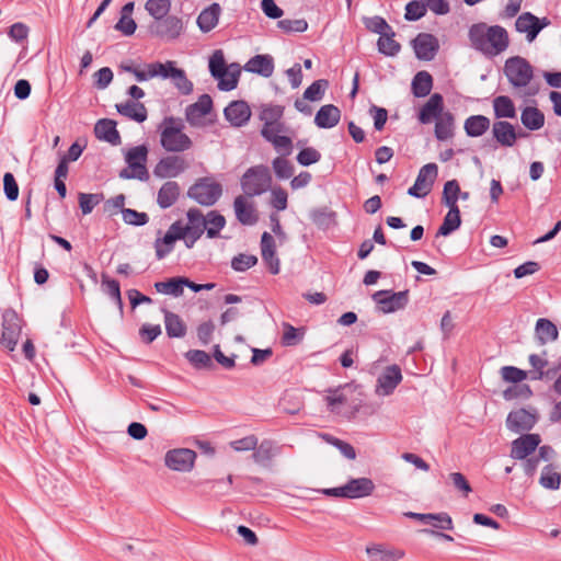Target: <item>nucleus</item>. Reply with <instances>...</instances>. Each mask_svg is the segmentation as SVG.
<instances>
[{
    "mask_svg": "<svg viewBox=\"0 0 561 561\" xmlns=\"http://www.w3.org/2000/svg\"><path fill=\"white\" fill-rule=\"evenodd\" d=\"M122 69L133 73L139 82L154 78L170 80L172 85L182 95H190L194 90L193 82L187 78L186 72L182 68L178 67L176 61L174 60H167L164 62L154 61L146 64L142 68L122 66Z\"/></svg>",
    "mask_w": 561,
    "mask_h": 561,
    "instance_id": "nucleus-1",
    "label": "nucleus"
},
{
    "mask_svg": "<svg viewBox=\"0 0 561 561\" xmlns=\"http://www.w3.org/2000/svg\"><path fill=\"white\" fill-rule=\"evenodd\" d=\"M417 121L422 125L434 123V135L438 141L450 140L455 136V115L445 108L444 98L439 93L432 94L419 108Z\"/></svg>",
    "mask_w": 561,
    "mask_h": 561,
    "instance_id": "nucleus-2",
    "label": "nucleus"
},
{
    "mask_svg": "<svg viewBox=\"0 0 561 561\" xmlns=\"http://www.w3.org/2000/svg\"><path fill=\"white\" fill-rule=\"evenodd\" d=\"M468 37L470 46L488 58L501 55L510 45L508 33L503 26L484 22L472 24Z\"/></svg>",
    "mask_w": 561,
    "mask_h": 561,
    "instance_id": "nucleus-3",
    "label": "nucleus"
},
{
    "mask_svg": "<svg viewBox=\"0 0 561 561\" xmlns=\"http://www.w3.org/2000/svg\"><path fill=\"white\" fill-rule=\"evenodd\" d=\"M504 75L519 98H530L538 93L539 87L533 81V66L523 57L515 56L506 59Z\"/></svg>",
    "mask_w": 561,
    "mask_h": 561,
    "instance_id": "nucleus-4",
    "label": "nucleus"
},
{
    "mask_svg": "<svg viewBox=\"0 0 561 561\" xmlns=\"http://www.w3.org/2000/svg\"><path fill=\"white\" fill-rule=\"evenodd\" d=\"M160 144L168 152H184L193 147L192 139L184 133L181 119L165 117L159 127Z\"/></svg>",
    "mask_w": 561,
    "mask_h": 561,
    "instance_id": "nucleus-5",
    "label": "nucleus"
},
{
    "mask_svg": "<svg viewBox=\"0 0 561 561\" xmlns=\"http://www.w3.org/2000/svg\"><path fill=\"white\" fill-rule=\"evenodd\" d=\"M147 158L148 148L145 145L136 146L127 150L125 153L127 168L121 171L119 176L122 179L147 181L149 179V172L146 167Z\"/></svg>",
    "mask_w": 561,
    "mask_h": 561,
    "instance_id": "nucleus-6",
    "label": "nucleus"
},
{
    "mask_svg": "<svg viewBox=\"0 0 561 561\" xmlns=\"http://www.w3.org/2000/svg\"><path fill=\"white\" fill-rule=\"evenodd\" d=\"M375 483L369 478H355L348 480L344 485L331 489H323L322 493L329 496L344 499H362L373 494Z\"/></svg>",
    "mask_w": 561,
    "mask_h": 561,
    "instance_id": "nucleus-7",
    "label": "nucleus"
},
{
    "mask_svg": "<svg viewBox=\"0 0 561 561\" xmlns=\"http://www.w3.org/2000/svg\"><path fill=\"white\" fill-rule=\"evenodd\" d=\"M272 183L267 167L256 165L250 168L242 176L241 186L245 195L256 196L266 192Z\"/></svg>",
    "mask_w": 561,
    "mask_h": 561,
    "instance_id": "nucleus-8",
    "label": "nucleus"
},
{
    "mask_svg": "<svg viewBox=\"0 0 561 561\" xmlns=\"http://www.w3.org/2000/svg\"><path fill=\"white\" fill-rule=\"evenodd\" d=\"M222 194L221 185L211 178H203L190 187L187 195L204 206L214 205Z\"/></svg>",
    "mask_w": 561,
    "mask_h": 561,
    "instance_id": "nucleus-9",
    "label": "nucleus"
},
{
    "mask_svg": "<svg viewBox=\"0 0 561 561\" xmlns=\"http://www.w3.org/2000/svg\"><path fill=\"white\" fill-rule=\"evenodd\" d=\"M373 300L382 313H391L403 309L409 300L408 290L393 293L391 290H378L373 295Z\"/></svg>",
    "mask_w": 561,
    "mask_h": 561,
    "instance_id": "nucleus-10",
    "label": "nucleus"
},
{
    "mask_svg": "<svg viewBox=\"0 0 561 561\" xmlns=\"http://www.w3.org/2000/svg\"><path fill=\"white\" fill-rule=\"evenodd\" d=\"M437 173L438 168L435 163L423 165L419 171L415 183L408 190V194L416 198L425 197L432 191Z\"/></svg>",
    "mask_w": 561,
    "mask_h": 561,
    "instance_id": "nucleus-11",
    "label": "nucleus"
},
{
    "mask_svg": "<svg viewBox=\"0 0 561 561\" xmlns=\"http://www.w3.org/2000/svg\"><path fill=\"white\" fill-rule=\"evenodd\" d=\"M538 421L536 409H518L512 411L506 419V427L514 433L530 431Z\"/></svg>",
    "mask_w": 561,
    "mask_h": 561,
    "instance_id": "nucleus-12",
    "label": "nucleus"
},
{
    "mask_svg": "<svg viewBox=\"0 0 561 561\" xmlns=\"http://www.w3.org/2000/svg\"><path fill=\"white\" fill-rule=\"evenodd\" d=\"M196 453L188 448H178L165 454V466L174 471L190 472L195 463Z\"/></svg>",
    "mask_w": 561,
    "mask_h": 561,
    "instance_id": "nucleus-13",
    "label": "nucleus"
},
{
    "mask_svg": "<svg viewBox=\"0 0 561 561\" xmlns=\"http://www.w3.org/2000/svg\"><path fill=\"white\" fill-rule=\"evenodd\" d=\"M21 320L16 312L13 310L4 312L1 344L9 351H14L21 334Z\"/></svg>",
    "mask_w": 561,
    "mask_h": 561,
    "instance_id": "nucleus-14",
    "label": "nucleus"
},
{
    "mask_svg": "<svg viewBox=\"0 0 561 561\" xmlns=\"http://www.w3.org/2000/svg\"><path fill=\"white\" fill-rule=\"evenodd\" d=\"M402 373L398 365L386 367L377 379L375 388L376 394L380 397L390 396L402 381Z\"/></svg>",
    "mask_w": 561,
    "mask_h": 561,
    "instance_id": "nucleus-15",
    "label": "nucleus"
},
{
    "mask_svg": "<svg viewBox=\"0 0 561 561\" xmlns=\"http://www.w3.org/2000/svg\"><path fill=\"white\" fill-rule=\"evenodd\" d=\"M186 170V163L182 157L168 156L158 161L153 168V175L158 179H172Z\"/></svg>",
    "mask_w": 561,
    "mask_h": 561,
    "instance_id": "nucleus-16",
    "label": "nucleus"
},
{
    "mask_svg": "<svg viewBox=\"0 0 561 561\" xmlns=\"http://www.w3.org/2000/svg\"><path fill=\"white\" fill-rule=\"evenodd\" d=\"M213 110V100L208 94H202L197 101L188 105L185 110V118L191 126L199 127L204 124V118Z\"/></svg>",
    "mask_w": 561,
    "mask_h": 561,
    "instance_id": "nucleus-17",
    "label": "nucleus"
},
{
    "mask_svg": "<svg viewBox=\"0 0 561 561\" xmlns=\"http://www.w3.org/2000/svg\"><path fill=\"white\" fill-rule=\"evenodd\" d=\"M541 443L538 434H524L512 442L511 457L523 460L530 456Z\"/></svg>",
    "mask_w": 561,
    "mask_h": 561,
    "instance_id": "nucleus-18",
    "label": "nucleus"
},
{
    "mask_svg": "<svg viewBox=\"0 0 561 561\" xmlns=\"http://www.w3.org/2000/svg\"><path fill=\"white\" fill-rule=\"evenodd\" d=\"M549 24L547 19L539 20L534 14L526 12L520 14L515 23L516 30L519 33H525L528 42H533L538 33Z\"/></svg>",
    "mask_w": 561,
    "mask_h": 561,
    "instance_id": "nucleus-19",
    "label": "nucleus"
},
{
    "mask_svg": "<svg viewBox=\"0 0 561 561\" xmlns=\"http://www.w3.org/2000/svg\"><path fill=\"white\" fill-rule=\"evenodd\" d=\"M413 48L419 59L428 61L434 59L438 50V41L432 34L422 33L414 38Z\"/></svg>",
    "mask_w": 561,
    "mask_h": 561,
    "instance_id": "nucleus-20",
    "label": "nucleus"
},
{
    "mask_svg": "<svg viewBox=\"0 0 561 561\" xmlns=\"http://www.w3.org/2000/svg\"><path fill=\"white\" fill-rule=\"evenodd\" d=\"M261 255L268 271L276 275L280 271V262L276 255V245L274 238L268 232H263L261 237Z\"/></svg>",
    "mask_w": 561,
    "mask_h": 561,
    "instance_id": "nucleus-21",
    "label": "nucleus"
},
{
    "mask_svg": "<svg viewBox=\"0 0 561 561\" xmlns=\"http://www.w3.org/2000/svg\"><path fill=\"white\" fill-rule=\"evenodd\" d=\"M365 551L369 561H399L404 557L403 550L382 543H370Z\"/></svg>",
    "mask_w": 561,
    "mask_h": 561,
    "instance_id": "nucleus-22",
    "label": "nucleus"
},
{
    "mask_svg": "<svg viewBox=\"0 0 561 561\" xmlns=\"http://www.w3.org/2000/svg\"><path fill=\"white\" fill-rule=\"evenodd\" d=\"M226 119L234 127L245 125L251 117V108L244 101H233L224 111Z\"/></svg>",
    "mask_w": 561,
    "mask_h": 561,
    "instance_id": "nucleus-23",
    "label": "nucleus"
},
{
    "mask_svg": "<svg viewBox=\"0 0 561 561\" xmlns=\"http://www.w3.org/2000/svg\"><path fill=\"white\" fill-rule=\"evenodd\" d=\"M233 208L237 219L242 225L252 226L257 221L254 204L248 197L237 196L233 202Z\"/></svg>",
    "mask_w": 561,
    "mask_h": 561,
    "instance_id": "nucleus-24",
    "label": "nucleus"
},
{
    "mask_svg": "<svg viewBox=\"0 0 561 561\" xmlns=\"http://www.w3.org/2000/svg\"><path fill=\"white\" fill-rule=\"evenodd\" d=\"M492 136L500 146L513 147L517 140L514 126L506 121H496L492 125Z\"/></svg>",
    "mask_w": 561,
    "mask_h": 561,
    "instance_id": "nucleus-25",
    "label": "nucleus"
},
{
    "mask_svg": "<svg viewBox=\"0 0 561 561\" xmlns=\"http://www.w3.org/2000/svg\"><path fill=\"white\" fill-rule=\"evenodd\" d=\"M180 240L178 233V224L173 222L162 238H157L154 241V251L158 260L164 259L174 249V243Z\"/></svg>",
    "mask_w": 561,
    "mask_h": 561,
    "instance_id": "nucleus-26",
    "label": "nucleus"
},
{
    "mask_svg": "<svg viewBox=\"0 0 561 561\" xmlns=\"http://www.w3.org/2000/svg\"><path fill=\"white\" fill-rule=\"evenodd\" d=\"M405 516L412 519L420 520L424 524H431L435 528L451 530L454 528L453 519L447 513L437 514H422L408 512Z\"/></svg>",
    "mask_w": 561,
    "mask_h": 561,
    "instance_id": "nucleus-27",
    "label": "nucleus"
},
{
    "mask_svg": "<svg viewBox=\"0 0 561 561\" xmlns=\"http://www.w3.org/2000/svg\"><path fill=\"white\" fill-rule=\"evenodd\" d=\"M183 31V23L176 16H168L159 20L156 26L157 34L165 39H174L180 36Z\"/></svg>",
    "mask_w": 561,
    "mask_h": 561,
    "instance_id": "nucleus-28",
    "label": "nucleus"
},
{
    "mask_svg": "<svg viewBox=\"0 0 561 561\" xmlns=\"http://www.w3.org/2000/svg\"><path fill=\"white\" fill-rule=\"evenodd\" d=\"M220 14L221 8L216 2L205 8L197 16L196 22L199 30L204 33H208L214 30L218 24Z\"/></svg>",
    "mask_w": 561,
    "mask_h": 561,
    "instance_id": "nucleus-29",
    "label": "nucleus"
},
{
    "mask_svg": "<svg viewBox=\"0 0 561 561\" xmlns=\"http://www.w3.org/2000/svg\"><path fill=\"white\" fill-rule=\"evenodd\" d=\"M116 110L121 115L137 123H142L148 117L146 106L142 103L136 101L129 100L123 103H118L116 104Z\"/></svg>",
    "mask_w": 561,
    "mask_h": 561,
    "instance_id": "nucleus-30",
    "label": "nucleus"
},
{
    "mask_svg": "<svg viewBox=\"0 0 561 561\" xmlns=\"http://www.w3.org/2000/svg\"><path fill=\"white\" fill-rule=\"evenodd\" d=\"M187 222L182 224V232L196 236L201 238L205 232L207 224L205 222L204 215L196 208H191L186 213Z\"/></svg>",
    "mask_w": 561,
    "mask_h": 561,
    "instance_id": "nucleus-31",
    "label": "nucleus"
},
{
    "mask_svg": "<svg viewBox=\"0 0 561 561\" xmlns=\"http://www.w3.org/2000/svg\"><path fill=\"white\" fill-rule=\"evenodd\" d=\"M341 111L332 104L320 107L314 117V123L320 128H332L340 122Z\"/></svg>",
    "mask_w": 561,
    "mask_h": 561,
    "instance_id": "nucleus-32",
    "label": "nucleus"
},
{
    "mask_svg": "<svg viewBox=\"0 0 561 561\" xmlns=\"http://www.w3.org/2000/svg\"><path fill=\"white\" fill-rule=\"evenodd\" d=\"M94 133L99 139L107 141L112 145H118L121 142V136L116 129V123L112 119H100L95 124Z\"/></svg>",
    "mask_w": 561,
    "mask_h": 561,
    "instance_id": "nucleus-33",
    "label": "nucleus"
},
{
    "mask_svg": "<svg viewBox=\"0 0 561 561\" xmlns=\"http://www.w3.org/2000/svg\"><path fill=\"white\" fill-rule=\"evenodd\" d=\"M180 196V186L176 182L168 181L159 190L157 195V204L167 209L178 201Z\"/></svg>",
    "mask_w": 561,
    "mask_h": 561,
    "instance_id": "nucleus-34",
    "label": "nucleus"
},
{
    "mask_svg": "<svg viewBox=\"0 0 561 561\" xmlns=\"http://www.w3.org/2000/svg\"><path fill=\"white\" fill-rule=\"evenodd\" d=\"M245 70L259 73L263 77H271L274 70L273 58L268 55H256L245 64Z\"/></svg>",
    "mask_w": 561,
    "mask_h": 561,
    "instance_id": "nucleus-35",
    "label": "nucleus"
},
{
    "mask_svg": "<svg viewBox=\"0 0 561 561\" xmlns=\"http://www.w3.org/2000/svg\"><path fill=\"white\" fill-rule=\"evenodd\" d=\"M492 107L495 118L503 121V118H515L516 107L512 99L507 95L495 96L492 101Z\"/></svg>",
    "mask_w": 561,
    "mask_h": 561,
    "instance_id": "nucleus-36",
    "label": "nucleus"
},
{
    "mask_svg": "<svg viewBox=\"0 0 561 561\" xmlns=\"http://www.w3.org/2000/svg\"><path fill=\"white\" fill-rule=\"evenodd\" d=\"M490 119L484 115H471L463 123V129L469 137H481L490 128Z\"/></svg>",
    "mask_w": 561,
    "mask_h": 561,
    "instance_id": "nucleus-37",
    "label": "nucleus"
},
{
    "mask_svg": "<svg viewBox=\"0 0 561 561\" xmlns=\"http://www.w3.org/2000/svg\"><path fill=\"white\" fill-rule=\"evenodd\" d=\"M539 483L543 489L558 490L561 484V472L556 465L549 463L541 470Z\"/></svg>",
    "mask_w": 561,
    "mask_h": 561,
    "instance_id": "nucleus-38",
    "label": "nucleus"
},
{
    "mask_svg": "<svg viewBox=\"0 0 561 561\" xmlns=\"http://www.w3.org/2000/svg\"><path fill=\"white\" fill-rule=\"evenodd\" d=\"M352 392V386L345 385L333 390H329L325 398L328 407L331 412L341 413V405L347 401V394Z\"/></svg>",
    "mask_w": 561,
    "mask_h": 561,
    "instance_id": "nucleus-39",
    "label": "nucleus"
},
{
    "mask_svg": "<svg viewBox=\"0 0 561 561\" xmlns=\"http://www.w3.org/2000/svg\"><path fill=\"white\" fill-rule=\"evenodd\" d=\"M522 124L529 130H538L545 125V115L534 106H527L520 114Z\"/></svg>",
    "mask_w": 561,
    "mask_h": 561,
    "instance_id": "nucleus-40",
    "label": "nucleus"
},
{
    "mask_svg": "<svg viewBox=\"0 0 561 561\" xmlns=\"http://www.w3.org/2000/svg\"><path fill=\"white\" fill-rule=\"evenodd\" d=\"M433 87L432 76L427 71L417 72L412 80V92L416 98H424L431 93Z\"/></svg>",
    "mask_w": 561,
    "mask_h": 561,
    "instance_id": "nucleus-41",
    "label": "nucleus"
},
{
    "mask_svg": "<svg viewBox=\"0 0 561 561\" xmlns=\"http://www.w3.org/2000/svg\"><path fill=\"white\" fill-rule=\"evenodd\" d=\"M220 77H215L216 80H218V88L221 91H231L233 90L238 84V79L240 75V68L237 64L229 65V68H227Z\"/></svg>",
    "mask_w": 561,
    "mask_h": 561,
    "instance_id": "nucleus-42",
    "label": "nucleus"
},
{
    "mask_svg": "<svg viewBox=\"0 0 561 561\" xmlns=\"http://www.w3.org/2000/svg\"><path fill=\"white\" fill-rule=\"evenodd\" d=\"M164 324L167 334L170 337H183L186 333V325L182 319L170 311H164Z\"/></svg>",
    "mask_w": 561,
    "mask_h": 561,
    "instance_id": "nucleus-43",
    "label": "nucleus"
},
{
    "mask_svg": "<svg viewBox=\"0 0 561 561\" xmlns=\"http://www.w3.org/2000/svg\"><path fill=\"white\" fill-rule=\"evenodd\" d=\"M184 284V277H173L167 282L156 283L154 288L160 294L180 297L183 295Z\"/></svg>",
    "mask_w": 561,
    "mask_h": 561,
    "instance_id": "nucleus-44",
    "label": "nucleus"
},
{
    "mask_svg": "<svg viewBox=\"0 0 561 561\" xmlns=\"http://www.w3.org/2000/svg\"><path fill=\"white\" fill-rule=\"evenodd\" d=\"M535 330L536 336L541 344L552 342L558 337L557 327L548 319H539Z\"/></svg>",
    "mask_w": 561,
    "mask_h": 561,
    "instance_id": "nucleus-45",
    "label": "nucleus"
},
{
    "mask_svg": "<svg viewBox=\"0 0 561 561\" xmlns=\"http://www.w3.org/2000/svg\"><path fill=\"white\" fill-rule=\"evenodd\" d=\"M460 210L459 207L449 208L446 214L442 226L439 227L437 234L448 236L460 227Z\"/></svg>",
    "mask_w": 561,
    "mask_h": 561,
    "instance_id": "nucleus-46",
    "label": "nucleus"
},
{
    "mask_svg": "<svg viewBox=\"0 0 561 561\" xmlns=\"http://www.w3.org/2000/svg\"><path fill=\"white\" fill-rule=\"evenodd\" d=\"M277 454L278 447L271 440H264L255 448L252 457L255 462L263 465L272 460Z\"/></svg>",
    "mask_w": 561,
    "mask_h": 561,
    "instance_id": "nucleus-47",
    "label": "nucleus"
},
{
    "mask_svg": "<svg viewBox=\"0 0 561 561\" xmlns=\"http://www.w3.org/2000/svg\"><path fill=\"white\" fill-rule=\"evenodd\" d=\"M206 226L207 237L210 239L217 238L219 236L220 230L226 225V219L222 215L218 214L215 210L209 211L206 216H204Z\"/></svg>",
    "mask_w": 561,
    "mask_h": 561,
    "instance_id": "nucleus-48",
    "label": "nucleus"
},
{
    "mask_svg": "<svg viewBox=\"0 0 561 561\" xmlns=\"http://www.w3.org/2000/svg\"><path fill=\"white\" fill-rule=\"evenodd\" d=\"M284 115V107L276 104H265L261 106L259 119L262 124H270L282 122Z\"/></svg>",
    "mask_w": 561,
    "mask_h": 561,
    "instance_id": "nucleus-49",
    "label": "nucleus"
},
{
    "mask_svg": "<svg viewBox=\"0 0 561 561\" xmlns=\"http://www.w3.org/2000/svg\"><path fill=\"white\" fill-rule=\"evenodd\" d=\"M460 186L456 180L447 181L443 188V203L448 207H458Z\"/></svg>",
    "mask_w": 561,
    "mask_h": 561,
    "instance_id": "nucleus-50",
    "label": "nucleus"
},
{
    "mask_svg": "<svg viewBox=\"0 0 561 561\" xmlns=\"http://www.w3.org/2000/svg\"><path fill=\"white\" fill-rule=\"evenodd\" d=\"M145 8L152 18L161 20L169 13L171 2L170 0H148Z\"/></svg>",
    "mask_w": 561,
    "mask_h": 561,
    "instance_id": "nucleus-51",
    "label": "nucleus"
},
{
    "mask_svg": "<svg viewBox=\"0 0 561 561\" xmlns=\"http://www.w3.org/2000/svg\"><path fill=\"white\" fill-rule=\"evenodd\" d=\"M265 140L272 144L274 149L283 156H289L293 152V140L290 137L286 136L285 133L276 134L275 136H272L270 139Z\"/></svg>",
    "mask_w": 561,
    "mask_h": 561,
    "instance_id": "nucleus-52",
    "label": "nucleus"
},
{
    "mask_svg": "<svg viewBox=\"0 0 561 561\" xmlns=\"http://www.w3.org/2000/svg\"><path fill=\"white\" fill-rule=\"evenodd\" d=\"M185 357L195 368H209L213 365L208 353L201 350H191L186 352Z\"/></svg>",
    "mask_w": 561,
    "mask_h": 561,
    "instance_id": "nucleus-53",
    "label": "nucleus"
},
{
    "mask_svg": "<svg viewBox=\"0 0 561 561\" xmlns=\"http://www.w3.org/2000/svg\"><path fill=\"white\" fill-rule=\"evenodd\" d=\"M393 32H388L378 39V49L387 56H394L400 50V45L393 39Z\"/></svg>",
    "mask_w": 561,
    "mask_h": 561,
    "instance_id": "nucleus-54",
    "label": "nucleus"
},
{
    "mask_svg": "<svg viewBox=\"0 0 561 561\" xmlns=\"http://www.w3.org/2000/svg\"><path fill=\"white\" fill-rule=\"evenodd\" d=\"M328 85L329 83L324 79L316 80L311 85H309L305 90L304 99L311 102H318L322 100Z\"/></svg>",
    "mask_w": 561,
    "mask_h": 561,
    "instance_id": "nucleus-55",
    "label": "nucleus"
},
{
    "mask_svg": "<svg viewBox=\"0 0 561 561\" xmlns=\"http://www.w3.org/2000/svg\"><path fill=\"white\" fill-rule=\"evenodd\" d=\"M284 332L282 336V343L285 346H295L299 344L304 339V331L296 329L289 323H284Z\"/></svg>",
    "mask_w": 561,
    "mask_h": 561,
    "instance_id": "nucleus-56",
    "label": "nucleus"
},
{
    "mask_svg": "<svg viewBox=\"0 0 561 561\" xmlns=\"http://www.w3.org/2000/svg\"><path fill=\"white\" fill-rule=\"evenodd\" d=\"M272 167L275 175L280 180H287L294 174L293 164L284 157H277L273 160Z\"/></svg>",
    "mask_w": 561,
    "mask_h": 561,
    "instance_id": "nucleus-57",
    "label": "nucleus"
},
{
    "mask_svg": "<svg viewBox=\"0 0 561 561\" xmlns=\"http://www.w3.org/2000/svg\"><path fill=\"white\" fill-rule=\"evenodd\" d=\"M208 67H209V71L214 78L220 77L221 75H224L222 72L227 68H229V66L226 65V60H225L222 50L218 49V50L214 51V54L209 58Z\"/></svg>",
    "mask_w": 561,
    "mask_h": 561,
    "instance_id": "nucleus-58",
    "label": "nucleus"
},
{
    "mask_svg": "<svg viewBox=\"0 0 561 561\" xmlns=\"http://www.w3.org/2000/svg\"><path fill=\"white\" fill-rule=\"evenodd\" d=\"M257 263V257L252 254H238L231 260V267L236 272H245Z\"/></svg>",
    "mask_w": 561,
    "mask_h": 561,
    "instance_id": "nucleus-59",
    "label": "nucleus"
},
{
    "mask_svg": "<svg viewBox=\"0 0 561 561\" xmlns=\"http://www.w3.org/2000/svg\"><path fill=\"white\" fill-rule=\"evenodd\" d=\"M122 217L125 224L131 226H145L149 220L146 213H140L131 208L123 209Z\"/></svg>",
    "mask_w": 561,
    "mask_h": 561,
    "instance_id": "nucleus-60",
    "label": "nucleus"
},
{
    "mask_svg": "<svg viewBox=\"0 0 561 561\" xmlns=\"http://www.w3.org/2000/svg\"><path fill=\"white\" fill-rule=\"evenodd\" d=\"M277 26L286 33H291V32L301 33L308 28V23L304 19H295V20L285 19V20L278 21Z\"/></svg>",
    "mask_w": 561,
    "mask_h": 561,
    "instance_id": "nucleus-61",
    "label": "nucleus"
},
{
    "mask_svg": "<svg viewBox=\"0 0 561 561\" xmlns=\"http://www.w3.org/2000/svg\"><path fill=\"white\" fill-rule=\"evenodd\" d=\"M102 201L101 195L99 194H87V193H80L79 194V205L84 215L90 214L93 208L100 204Z\"/></svg>",
    "mask_w": 561,
    "mask_h": 561,
    "instance_id": "nucleus-62",
    "label": "nucleus"
},
{
    "mask_svg": "<svg viewBox=\"0 0 561 561\" xmlns=\"http://www.w3.org/2000/svg\"><path fill=\"white\" fill-rule=\"evenodd\" d=\"M3 190L7 198L14 202L19 197V185L12 173L7 172L3 175Z\"/></svg>",
    "mask_w": 561,
    "mask_h": 561,
    "instance_id": "nucleus-63",
    "label": "nucleus"
},
{
    "mask_svg": "<svg viewBox=\"0 0 561 561\" xmlns=\"http://www.w3.org/2000/svg\"><path fill=\"white\" fill-rule=\"evenodd\" d=\"M320 159H321V153L317 149L311 148V147L304 148L297 154L298 163L301 165H305V167L317 163L320 161Z\"/></svg>",
    "mask_w": 561,
    "mask_h": 561,
    "instance_id": "nucleus-64",
    "label": "nucleus"
}]
</instances>
